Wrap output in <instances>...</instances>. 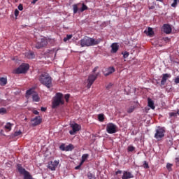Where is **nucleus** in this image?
<instances>
[{"instance_id":"b1692460","label":"nucleus","mask_w":179,"mask_h":179,"mask_svg":"<svg viewBox=\"0 0 179 179\" xmlns=\"http://www.w3.org/2000/svg\"><path fill=\"white\" fill-rule=\"evenodd\" d=\"M74 149V147L73 144H69V145H66V152L72 151Z\"/></svg>"},{"instance_id":"c756f323","label":"nucleus","mask_w":179,"mask_h":179,"mask_svg":"<svg viewBox=\"0 0 179 179\" xmlns=\"http://www.w3.org/2000/svg\"><path fill=\"white\" fill-rule=\"evenodd\" d=\"M135 110V106H131L130 107H129V108H127V113H132Z\"/></svg>"},{"instance_id":"0eeeda50","label":"nucleus","mask_w":179,"mask_h":179,"mask_svg":"<svg viewBox=\"0 0 179 179\" xmlns=\"http://www.w3.org/2000/svg\"><path fill=\"white\" fill-rule=\"evenodd\" d=\"M29 69V64H22L18 68L15 70V74L25 73Z\"/></svg>"},{"instance_id":"de8ad7c7","label":"nucleus","mask_w":179,"mask_h":179,"mask_svg":"<svg viewBox=\"0 0 179 179\" xmlns=\"http://www.w3.org/2000/svg\"><path fill=\"white\" fill-rule=\"evenodd\" d=\"M175 83L179 84V78H176L174 80Z\"/></svg>"},{"instance_id":"8fccbe9b","label":"nucleus","mask_w":179,"mask_h":179,"mask_svg":"<svg viewBox=\"0 0 179 179\" xmlns=\"http://www.w3.org/2000/svg\"><path fill=\"white\" fill-rule=\"evenodd\" d=\"M41 111L45 112L47 110V108L41 107Z\"/></svg>"},{"instance_id":"f3484780","label":"nucleus","mask_w":179,"mask_h":179,"mask_svg":"<svg viewBox=\"0 0 179 179\" xmlns=\"http://www.w3.org/2000/svg\"><path fill=\"white\" fill-rule=\"evenodd\" d=\"M115 71V69L113 66L109 67L107 70L104 72L105 76H108L113 73Z\"/></svg>"},{"instance_id":"c9c22d12","label":"nucleus","mask_w":179,"mask_h":179,"mask_svg":"<svg viewBox=\"0 0 179 179\" xmlns=\"http://www.w3.org/2000/svg\"><path fill=\"white\" fill-rule=\"evenodd\" d=\"M98 117H99V120L100 122L104 121V115L103 114H99Z\"/></svg>"},{"instance_id":"f704fd0d","label":"nucleus","mask_w":179,"mask_h":179,"mask_svg":"<svg viewBox=\"0 0 179 179\" xmlns=\"http://www.w3.org/2000/svg\"><path fill=\"white\" fill-rule=\"evenodd\" d=\"M87 176L89 179H96L94 174H92V173H88Z\"/></svg>"},{"instance_id":"4be33fe9","label":"nucleus","mask_w":179,"mask_h":179,"mask_svg":"<svg viewBox=\"0 0 179 179\" xmlns=\"http://www.w3.org/2000/svg\"><path fill=\"white\" fill-rule=\"evenodd\" d=\"M7 84V78L4 77L0 78V85L1 86H5Z\"/></svg>"},{"instance_id":"7ed1b4c3","label":"nucleus","mask_w":179,"mask_h":179,"mask_svg":"<svg viewBox=\"0 0 179 179\" xmlns=\"http://www.w3.org/2000/svg\"><path fill=\"white\" fill-rule=\"evenodd\" d=\"M52 108L53 109L57 108L59 106L64 104V94L62 92H57L55 96L53 97L52 102Z\"/></svg>"},{"instance_id":"a878e982","label":"nucleus","mask_w":179,"mask_h":179,"mask_svg":"<svg viewBox=\"0 0 179 179\" xmlns=\"http://www.w3.org/2000/svg\"><path fill=\"white\" fill-rule=\"evenodd\" d=\"M89 157V154H83V155L82 156V161L80 163H82L83 164H84V162H85V160Z\"/></svg>"},{"instance_id":"603ef678","label":"nucleus","mask_w":179,"mask_h":179,"mask_svg":"<svg viewBox=\"0 0 179 179\" xmlns=\"http://www.w3.org/2000/svg\"><path fill=\"white\" fill-rule=\"evenodd\" d=\"M148 9L153 10V9H155V6H149Z\"/></svg>"},{"instance_id":"c03bdc74","label":"nucleus","mask_w":179,"mask_h":179,"mask_svg":"<svg viewBox=\"0 0 179 179\" xmlns=\"http://www.w3.org/2000/svg\"><path fill=\"white\" fill-rule=\"evenodd\" d=\"M18 9H19V10L22 11V10H23L22 4H20V5L18 6Z\"/></svg>"},{"instance_id":"f03ea898","label":"nucleus","mask_w":179,"mask_h":179,"mask_svg":"<svg viewBox=\"0 0 179 179\" xmlns=\"http://www.w3.org/2000/svg\"><path fill=\"white\" fill-rule=\"evenodd\" d=\"M39 81L48 89H50L52 87V77L46 72L41 73V75L39 76Z\"/></svg>"},{"instance_id":"a19ab883","label":"nucleus","mask_w":179,"mask_h":179,"mask_svg":"<svg viewBox=\"0 0 179 179\" xmlns=\"http://www.w3.org/2000/svg\"><path fill=\"white\" fill-rule=\"evenodd\" d=\"M59 149L62 151H66L65 144H61Z\"/></svg>"},{"instance_id":"2f4dec72","label":"nucleus","mask_w":179,"mask_h":179,"mask_svg":"<svg viewBox=\"0 0 179 179\" xmlns=\"http://www.w3.org/2000/svg\"><path fill=\"white\" fill-rule=\"evenodd\" d=\"M82 6H83V7L80 9L81 13H83L85 10H87L88 7L85 3H83Z\"/></svg>"},{"instance_id":"052dcab7","label":"nucleus","mask_w":179,"mask_h":179,"mask_svg":"<svg viewBox=\"0 0 179 179\" xmlns=\"http://www.w3.org/2000/svg\"><path fill=\"white\" fill-rule=\"evenodd\" d=\"M178 2H179V0H178Z\"/></svg>"},{"instance_id":"9d476101","label":"nucleus","mask_w":179,"mask_h":179,"mask_svg":"<svg viewBox=\"0 0 179 179\" xmlns=\"http://www.w3.org/2000/svg\"><path fill=\"white\" fill-rule=\"evenodd\" d=\"M73 130H70L69 134L71 135H74L76 132L79 131L81 129V126L78 123H72L70 124Z\"/></svg>"},{"instance_id":"412c9836","label":"nucleus","mask_w":179,"mask_h":179,"mask_svg":"<svg viewBox=\"0 0 179 179\" xmlns=\"http://www.w3.org/2000/svg\"><path fill=\"white\" fill-rule=\"evenodd\" d=\"M25 57H26L27 59H34L35 55H34V52H26Z\"/></svg>"},{"instance_id":"6ab92c4d","label":"nucleus","mask_w":179,"mask_h":179,"mask_svg":"<svg viewBox=\"0 0 179 179\" xmlns=\"http://www.w3.org/2000/svg\"><path fill=\"white\" fill-rule=\"evenodd\" d=\"M148 107L151 108L152 110L155 108L154 101L150 98H148Z\"/></svg>"},{"instance_id":"c85d7f7f","label":"nucleus","mask_w":179,"mask_h":179,"mask_svg":"<svg viewBox=\"0 0 179 179\" xmlns=\"http://www.w3.org/2000/svg\"><path fill=\"white\" fill-rule=\"evenodd\" d=\"M12 125L13 124H11L10 122H7L5 126V129L10 131L12 129Z\"/></svg>"},{"instance_id":"5701e85b","label":"nucleus","mask_w":179,"mask_h":179,"mask_svg":"<svg viewBox=\"0 0 179 179\" xmlns=\"http://www.w3.org/2000/svg\"><path fill=\"white\" fill-rule=\"evenodd\" d=\"M32 99H33V101H35V102H39V101H40V98L38 96V94L36 92L33 94Z\"/></svg>"},{"instance_id":"20e7f679","label":"nucleus","mask_w":179,"mask_h":179,"mask_svg":"<svg viewBox=\"0 0 179 179\" xmlns=\"http://www.w3.org/2000/svg\"><path fill=\"white\" fill-rule=\"evenodd\" d=\"M166 134V128L161 127V126H158L157 129H155V134H154V138L157 139V141H162V138H164Z\"/></svg>"},{"instance_id":"09e8293b","label":"nucleus","mask_w":179,"mask_h":179,"mask_svg":"<svg viewBox=\"0 0 179 179\" xmlns=\"http://www.w3.org/2000/svg\"><path fill=\"white\" fill-rule=\"evenodd\" d=\"M122 171H116V173H115V174L116 175H119V174H122Z\"/></svg>"},{"instance_id":"4c0bfd02","label":"nucleus","mask_w":179,"mask_h":179,"mask_svg":"<svg viewBox=\"0 0 179 179\" xmlns=\"http://www.w3.org/2000/svg\"><path fill=\"white\" fill-rule=\"evenodd\" d=\"M169 117H177V113L176 112H171V113H169Z\"/></svg>"},{"instance_id":"4d7b16f0","label":"nucleus","mask_w":179,"mask_h":179,"mask_svg":"<svg viewBox=\"0 0 179 179\" xmlns=\"http://www.w3.org/2000/svg\"><path fill=\"white\" fill-rule=\"evenodd\" d=\"M176 113V115H179V109H177V111Z\"/></svg>"},{"instance_id":"6e6552de","label":"nucleus","mask_w":179,"mask_h":179,"mask_svg":"<svg viewBox=\"0 0 179 179\" xmlns=\"http://www.w3.org/2000/svg\"><path fill=\"white\" fill-rule=\"evenodd\" d=\"M99 72L95 74H90L87 79V88L90 89L92 85L94 84V81L96 80L97 77L99 76Z\"/></svg>"},{"instance_id":"f257e3e1","label":"nucleus","mask_w":179,"mask_h":179,"mask_svg":"<svg viewBox=\"0 0 179 179\" xmlns=\"http://www.w3.org/2000/svg\"><path fill=\"white\" fill-rule=\"evenodd\" d=\"M101 42V39H94L89 36H85L80 40V45L82 48L91 47L99 45Z\"/></svg>"},{"instance_id":"393cba45","label":"nucleus","mask_w":179,"mask_h":179,"mask_svg":"<svg viewBox=\"0 0 179 179\" xmlns=\"http://www.w3.org/2000/svg\"><path fill=\"white\" fill-rule=\"evenodd\" d=\"M172 167H173V164H170L169 162H167L166 165V168L169 172L172 171Z\"/></svg>"},{"instance_id":"a211bd4d","label":"nucleus","mask_w":179,"mask_h":179,"mask_svg":"<svg viewBox=\"0 0 179 179\" xmlns=\"http://www.w3.org/2000/svg\"><path fill=\"white\" fill-rule=\"evenodd\" d=\"M33 122V126L36 127L39 125L42 122V120L40 117H36L32 120Z\"/></svg>"},{"instance_id":"79ce46f5","label":"nucleus","mask_w":179,"mask_h":179,"mask_svg":"<svg viewBox=\"0 0 179 179\" xmlns=\"http://www.w3.org/2000/svg\"><path fill=\"white\" fill-rule=\"evenodd\" d=\"M144 168L149 169V165L146 161H144Z\"/></svg>"},{"instance_id":"37998d69","label":"nucleus","mask_w":179,"mask_h":179,"mask_svg":"<svg viewBox=\"0 0 179 179\" xmlns=\"http://www.w3.org/2000/svg\"><path fill=\"white\" fill-rule=\"evenodd\" d=\"M83 164H82V162H80V164L79 165H78V166H76L75 169L76 170H78L80 169V167L83 166Z\"/></svg>"},{"instance_id":"49530a36","label":"nucleus","mask_w":179,"mask_h":179,"mask_svg":"<svg viewBox=\"0 0 179 179\" xmlns=\"http://www.w3.org/2000/svg\"><path fill=\"white\" fill-rule=\"evenodd\" d=\"M98 69H99V66L94 67V69H93V73H95L97 71Z\"/></svg>"},{"instance_id":"a18cd8bd","label":"nucleus","mask_w":179,"mask_h":179,"mask_svg":"<svg viewBox=\"0 0 179 179\" xmlns=\"http://www.w3.org/2000/svg\"><path fill=\"white\" fill-rule=\"evenodd\" d=\"M19 13H20L19 10H18L17 9H16V10H15V17H17L18 15H19Z\"/></svg>"},{"instance_id":"ddd939ff","label":"nucleus","mask_w":179,"mask_h":179,"mask_svg":"<svg viewBox=\"0 0 179 179\" xmlns=\"http://www.w3.org/2000/svg\"><path fill=\"white\" fill-rule=\"evenodd\" d=\"M171 78V75L169 73H163L162 74V80H161V85H165L167 80Z\"/></svg>"},{"instance_id":"4468645a","label":"nucleus","mask_w":179,"mask_h":179,"mask_svg":"<svg viewBox=\"0 0 179 179\" xmlns=\"http://www.w3.org/2000/svg\"><path fill=\"white\" fill-rule=\"evenodd\" d=\"M134 178V175L129 172L128 171H123V176H122V179H131Z\"/></svg>"},{"instance_id":"bb28decb","label":"nucleus","mask_w":179,"mask_h":179,"mask_svg":"<svg viewBox=\"0 0 179 179\" xmlns=\"http://www.w3.org/2000/svg\"><path fill=\"white\" fill-rule=\"evenodd\" d=\"M7 113V110L6 108L4 107H1L0 108V115H5Z\"/></svg>"},{"instance_id":"5fc2aeb1","label":"nucleus","mask_w":179,"mask_h":179,"mask_svg":"<svg viewBox=\"0 0 179 179\" xmlns=\"http://www.w3.org/2000/svg\"><path fill=\"white\" fill-rule=\"evenodd\" d=\"M175 160L176 162H178L179 163V157H177L176 158H175Z\"/></svg>"},{"instance_id":"2eb2a0df","label":"nucleus","mask_w":179,"mask_h":179,"mask_svg":"<svg viewBox=\"0 0 179 179\" xmlns=\"http://www.w3.org/2000/svg\"><path fill=\"white\" fill-rule=\"evenodd\" d=\"M111 48H112L111 53H112V54H115V53H117V52L118 51V50H119V48H120V45H118L117 43H113L111 45Z\"/></svg>"},{"instance_id":"bf43d9fd","label":"nucleus","mask_w":179,"mask_h":179,"mask_svg":"<svg viewBox=\"0 0 179 179\" xmlns=\"http://www.w3.org/2000/svg\"><path fill=\"white\" fill-rule=\"evenodd\" d=\"M15 2H17L18 1V0H15Z\"/></svg>"},{"instance_id":"e433bc0d","label":"nucleus","mask_w":179,"mask_h":179,"mask_svg":"<svg viewBox=\"0 0 179 179\" xmlns=\"http://www.w3.org/2000/svg\"><path fill=\"white\" fill-rule=\"evenodd\" d=\"M122 54H123V58L124 59H127L129 56V52H127V51H126L124 52H122Z\"/></svg>"},{"instance_id":"7c9ffc66","label":"nucleus","mask_w":179,"mask_h":179,"mask_svg":"<svg viewBox=\"0 0 179 179\" xmlns=\"http://www.w3.org/2000/svg\"><path fill=\"white\" fill-rule=\"evenodd\" d=\"M179 1V0H173V2L171 4V6L172 8H176L177 7L178 5V2Z\"/></svg>"},{"instance_id":"ea45409f","label":"nucleus","mask_w":179,"mask_h":179,"mask_svg":"<svg viewBox=\"0 0 179 179\" xmlns=\"http://www.w3.org/2000/svg\"><path fill=\"white\" fill-rule=\"evenodd\" d=\"M20 135H22V131H21V130H19V131H15V134H14V136H20Z\"/></svg>"},{"instance_id":"423d86ee","label":"nucleus","mask_w":179,"mask_h":179,"mask_svg":"<svg viewBox=\"0 0 179 179\" xmlns=\"http://www.w3.org/2000/svg\"><path fill=\"white\" fill-rule=\"evenodd\" d=\"M17 170L20 174L24 176V179H34L28 171L22 168V165H17Z\"/></svg>"},{"instance_id":"3c124183","label":"nucleus","mask_w":179,"mask_h":179,"mask_svg":"<svg viewBox=\"0 0 179 179\" xmlns=\"http://www.w3.org/2000/svg\"><path fill=\"white\" fill-rule=\"evenodd\" d=\"M33 113H34V115H38L39 114V112L37 110H34Z\"/></svg>"},{"instance_id":"864d4df0","label":"nucleus","mask_w":179,"mask_h":179,"mask_svg":"<svg viewBox=\"0 0 179 179\" xmlns=\"http://www.w3.org/2000/svg\"><path fill=\"white\" fill-rule=\"evenodd\" d=\"M37 1L38 0H33V1L31 2V4L34 5Z\"/></svg>"},{"instance_id":"58836bf2","label":"nucleus","mask_w":179,"mask_h":179,"mask_svg":"<svg viewBox=\"0 0 179 179\" xmlns=\"http://www.w3.org/2000/svg\"><path fill=\"white\" fill-rule=\"evenodd\" d=\"M64 99H65L66 101L68 103L69 99H70V94H66L64 96Z\"/></svg>"},{"instance_id":"9b49d317","label":"nucleus","mask_w":179,"mask_h":179,"mask_svg":"<svg viewBox=\"0 0 179 179\" xmlns=\"http://www.w3.org/2000/svg\"><path fill=\"white\" fill-rule=\"evenodd\" d=\"M59 164V161H50L48 162V168L52 171H55Z\"/></svg>"},{"instance_id":"cd10ccee","label":"nucleus","mask_w":179,"mask_h":179,"mask_svg":"<svg viewBox=\"0 0 179 179\" xmlns=\"http://www.w3.org/2000/svg\"><path fill=\"white\" fill-rule=\"evenodd\" d=\"M72 37H73L72 34H67L66 37H64V41L66 43L68 41H70L72 38Z\"/></svg>"},{"instance_id":"13d9d810","label":"nucleus","mask_w":179,"mask_h":179,"mask_svg":"<svg viewBox=\"0 0 179 179\" xmlns=\"http://www.w3.org/2000/svg\"><path fill=\"white\" fill-rule=\"evenodd\" d=\"M157 1L163 2V0H157Z\"/></svg>"},{"instance_id":"6e6d98bb","label":"nucleus","mask_w":179,"mask_h":179,"mask_svg":"<svg viewBox=\"0 0 179 179\" xmlns=\"http://www.w3.org/2000/svg\"><path fill=\"white\" fill-rule=\"evenodd\" d=\"M164 41H170V38L166 37V38H164Z\"/></svg>"},{"instance_id":"72a5a7b5","label":"nucleus","mask_w":179,"mask_h":179,"mask_svg":"<svg viewBox=\"0 0 179 179\" xmlns=\"http://www.w3.org/2000/svg\"><path fill=\"white\" fill-rule=\"evenodd\" d=\"M73 13H74V14H76V13H78V5H77V4H74V5L73 6Z\"/></svg>"},{"instance_id":"473e14b6","label":"nucleus","mask_w":179,"mask_h":179,"mask_svg":"<svg viewBox=\"0 0 179 179\" xmlns=\"http://www.w3.org/2000/svg\"><path fill=\"white\" fill-rule=\"evenodd\" d=\"M135 148L133 145H129V147H127V152H134L135 151Z\"/></svg>"},{"instance_id":"aec40b11","label":"nucleus","mask_w":179,"mask_h":179,"mask_svg":"<svg viewBox=\"0 0 179 179\" xmlns=\"http://www.w3.org/2000/svg\"><path fill=\"white\" fill-rule=\"evenodd\" d=\"M36 92H34V90L32 89H29L28 90H27V92H26V97L27 99H29V96H31V95H34Z\"/></svg>"},{"instance_id":"39448f33","label":"nucleus","mask_w":179,"mask_h":179,"mask_svg":"<svg viewBox=\"0 0 179 179\" xmlns=\"http://www.w3.org/2000/svg\"><path fill=\"white\" fill-rule=\"evenodd\" d=\"M47 45H48V41L46 38L45 36H41L40 38H38V41L36 42L35 48L39 50L46 47Z\"/></svg>"},{"instance_id":"f8f14e48","label":"nucleus","mask_w":179,"mask_h":179,"mask_svg":"<svg viewBox=\"0 0 179 179\" xmlns=\"http://www.w3.org/2000/svg\"><path fill=\"white\" fill-rule=\"evenodd\" d=\"M162 31L166 34H170L172 32V28L169 24H164L162 26Z\"/></svg>"},{"instance_id":"dca6fc26","label":"nucleus","mask_w":179,"mask_h":179,"mask_svg":"<svg viewBox=\"0 0 179 179\" xmlns=\"http://www.w3.org/2000/svg\"><path fill=\"white\" fill-rule=\"evenodd\" d=\"M144 34L147 35V36L152 37L155 34V32L152 27H148V29L144 30Z\"/></svg>"},{"instance_id":"1a4fd4ad","label":"nucleus","mask_w":179,"mask_h":179,"mask_svg":"<svg viewBox=\"0 0 179 179\" xmlns=\"http://www.w3.org/2000/svg\"><path fill=\"white\" fill-rule=\"evenodd\" d=\"M106 131L110 134H113L117 132V126L114 123H108L107 124Z\"/></svg>"}]
</instances>
